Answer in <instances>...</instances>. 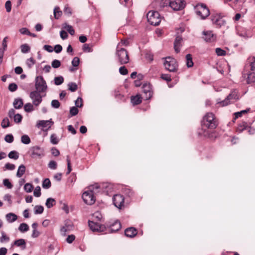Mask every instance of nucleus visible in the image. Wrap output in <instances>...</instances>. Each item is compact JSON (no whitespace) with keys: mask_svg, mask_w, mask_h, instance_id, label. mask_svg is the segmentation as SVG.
<instances>
[{"mask_svg":"<svg viewBox=\"0 0 255 255\" xmlns=\"http://www.w3.org/2000/svg\"><path fill=\"white\" fill-rule=\"evenodd\" d=\"M243 75L245 78L247 79L248 83L250 84L255 82V73L254 72H248L247 73L244 72Z\"/></svg>","mask_w":255,"mask_h":255,"instance_id":"dca6fc26","label":"nucleus"},{"mask_svg":"<svg viewBox=\"0 0 255 255\" xmlns=\"http://www.w3.org/2000/svg\"><path fill=\"white\" fill-rule=\"evenodd\" d=\"M33 105V104H31L30 103L25 104L24 106V111L27 113H30L34 111V109Z\"/></svg>","mask_w":255,"mask_h":255,"instance_id":"c756f323","label":"nucleus"},{"mask_svg":"<svg viewBox=\"0 0 255 255\" xmlns=\"http://www.w3.org/2000/svg\"><path fill=\"white\" fill-rule=\"evenodd\" d=\"M147 18L151 25L155 26L158 25L161 21L160 15L157 11H149L147 14Z\"/></svg>","mask_w":255,"mask_h":255,"instance_id":"20e7f679","label":"nucleus"},{"mask_svg":"<svg viewBox=\"0 0 255 255\" xmlns=\"http://www.w3.org/2000/svg\"><path fill=\"white\" fill-rule=\"evenodd\" d=\"M53 124V122L52 121V120L50 119L49 120L47 121H38L36 124V127L37 128H47V129L50 128L51 127V125Z\"/></svg>","mask_w":255,"mask_h":255,"instance_id":"2eb2a0df","label":"nucleus"},{"mask_svg":"<svg viewBox=\"0 0 255 255\" xmlns=\"http://www.w3.org/2000/svg\"><path fill=\"white\" fill-rule=\"evenodd\" d=\"M26 65L29 68H31L32 66L35 64V60L32 57L27 59L26 61Z\"/></svg>","mask_w":255,"mask_h":255,"instance_id":"58836bf2","label":"nucleus"},{"mask_svg":"<svg viewBox=\"0 0 255 255\" xmlns=\"http://www.w3.org/2000/svg\"><path fill=\"white\" fill-rule=\"evenodd\" d=\"M13 139H14L13 136L11 134H6L4 137L5 141L8 143L12 142L13 141Z\"/></svg>","mask_w":255,"mask_h":255,"instance_id":"864d4df0","label":"nucleus"},{"mask_svg":"<svg viewBox=\"0 0 255 255\" xmlns=\"http://www.w3.org/2000/svg\"><path fill=\"white\" fill-rule=\"evenodd\" d=\"M48 167L51 169H55L57 167V163L55 161L51 160L48 164Z\"/></svg>","mask_w":255,"mask_h":255,"instance_id":"338daca9","label":"nucleus"},{"mask_svg":"<svg viewBox=\"0 0 255 255\" xmlns=\"http://www.w3.org/2000/svg\"><path fill=\"white\" fill-rule=\"evenodd\" d=\"M44 208L42 206H35L34 207V213L35 214H40L43 213Z\"/></svg>","mask_w":255,"mask_h":255,"instance_id":"a19ab883","label":"nucleus"},{"mask_svg":"<svg viewBox=\"0 0 255 255\" xmlns=\"http://www.w3.org/2000/svg\"><path fill=\"white\" fill-rule=\"evenodd\" d=\"M40 92L34 91L30 93L29 97L32 101V104L35 106H38L42 101V97L40 95Z\"/></svg>","mask_w":255,"mask_h":255,"instance_id":"1a4fd4ad","label":"nucleus"},{"mask_svg":"<svg viewBox=\"0 0 255 255\" xmlns=\"http://www.w3.org/2000/svg\"><path fill=\"white\" fill-rule=\"evenodd\" d=\"M121 228V224L120 222L116 221L110 226V232L111 233L118 231Z\"/></svg>","mask_w":255,"mask_h":255,"instance_id":"4be33fe9","label":"nucleus"},{"mask_svg":"<svg viewBox=\"0 0 255 255\" xmlns=\"http://www.w3.org/2000/svg\"><path fill=\"white\" fill-rule=\"evenodd\" d=\"M119 72L121 75H126L128 73V70L125 66H122L119 68Z\"/></svg>","mask_w":255,"mask_h":255,"instance_id":"bf43d9fd","label":"nucleus"},{"mask_svg":"<svg viewBox=\"0 0 255 255\" xmlns=\"http://www.w3.org/2000/svg\"><path fill=\"white\" fill-rule=\"evenodd\" d=\"M23 104V101L20 98L15 99L13 103L14 107L16 109L21 108Z\"/></svg>","mask_w":255,"mask_h":255,"instance_id":"393cba45","label":"nucleus"},{"mask_svg":"<svg viewBox=\"0 0 255 255\" xmlns=\"http://www.w3.org/2000/svg\"><path fill=\"white\" fill-rule=\"evenodd\" d=\"M15 166L14 164L9 163H7L5 164L4 168L5 169L12 170L14 169Z\"/></svg>","mask_w":255,"mask_h":255,"instance_id":"774afa93","label":"nucleus"},{"mask_svg":"<svg viewBox=\"0 0 255 255\" xmlns=\"http://www.w3.org/2000/svg\"><path fill=\"white\" fill-rule=\"evenodd\" d=\"M51 105L52 108L55 109H58L59 108L60 104L57 100H53L51 101Z\"/></svg>","mask_w":255,"mask_h":255,"instance_id":"8fccbe9b","label":"nucleus"},{"mask_svg":"<svg viewBox=\"0 0 255 255\" xmlns=\"http://www.w3.org/2000/svg\"><path fill=\"white\" fill-rule=\"evenodd\" d=\"M1 127L5 128L9 126V121L7 118H5L3 119L1 124Z\"/></svg>","mask_w":255,"mask_h":255,"instance_id":"79ce46f5","label":"nucleus"},{"mask_svg":"<svg viewBox=\"0 0 255 255\" xmlns=\"http://www.w3.org/2000/svg\"><path fill=\"white\" fill-rule=\"evenodd\" d=\"M22 116L19 114H17L14 116V121L16 123H19L21 122L22 120Z\"/></svg>","mask_w":255,"mask_h":255,"instance_id":"052dcab7","label":"nucleus"},{"mask_svg":"<svg viewBox=\"0 0 255 255\" xmlns=\"http://www.w3.org/2000/svg\"><path fill=\"white\" fill-rule=\"evenodd\" d=\"M164 66L167 70L172 72H176L178 66L176 59L170 57L165 58Z\"/></svg>","mask_w":255,"mask_h":255,"instance_id":"7ed1b4c3","label":"nucleus"},{"mask_svg":"<svg viewBox=\"0 0 255 255\" xmlns=\"http://www.w3.org/2000/svg\"><path fill=\"white\" fill-rule=\"evenodd\" d=\"M142 91L145 95V100H148L152 97V93L150 91L149 85H144L142 87Z\"/></svg>","mask_w":255,"mask_h":255,"instance_id":"a211bd4d","label":"nucleus"},{"mask_svg":"<svg viewBox=\"0 0 255 255\" xmlns=\"http://www.w3.org/2000/svg\"><path fill=\"white\" fill-rule=\"evenodd\" d=\"M186 2L184 0H171L170 6L174 10H180L184 8Z\"/></svg>","mask_w":255,"mask_h":255,"instance_id":"9d476101","label":"nucleus"},{"mask_svg":"<svg viewBox=\"0 0 255 255\" xmlns=\"http://www.w3.org/2000/svg\"><path fill=\"white\" fill-rule=\"evenodd\" d=\"M17 89V86L15 83H11L8 86V89L11 92H14Z\"/></svg>","mask_w":255,"mask_h":255,"instance_id":"e2e57ef3","label":"nucleus"},{"mask_svg":"<svg viewBox=\"0 0 255 255\" xmlns=\"http://www.w3.org/2000/svg\"><path fill=\"white\" fill-rule=\"evenodd\" d=\"M18 230L21 232H25L29 230V226L26 223H21L18 227Z\"/></svg>","mask_w":255,"mask_h":255,"instance_id":"473e14b6","label":"nucleus"},{"mask_svg":"<svg viewBox=\"0 0 255 255\" xmlns=\"http://www.w3.org/2000/svg\"><path fill=\"white\" fill-rule=\"evenodd\" d=\"M186 64L188 68H191L193 66V62L192 61V55L190 54H188L186 55Z\"/></svg>","mask_w":255,"mask_h":255,"instance_id":"a878e982","label":"nucleus"},{"mask_svg":"<svg viewBox=\"0 0 255 255\" xmlns=\"http://www.w3.org/2000/svg\"><path fill=\"white\" fill-rule=\"evenodd\" d=\"M80 59L78 57H75L72 61V64L74 67H77L79 64Z\"/></svg>","mask_w":255,"mask_h":255,"instance_id":"0e129e2a","label":"nucleus"},{"mask_svg":"<svg viewBox=\"0 0 255 255\" xmlns=\"http://www.w3.org/2000/svg\"><path fill=\"white\" fill-rule=\"evenodd\" d=\"M238 99L237 93L236 91H232L224 100L218 102V103L220 104L222 106H226L228 105L231 102V100Z\"/></svg>","mask_w":255,"mask_h":255,"instance_id":"f8f14e48","label":"nucleus"},{"mask_svg":"<svg viewBox=\"0 0 255 255\" xmlns=\"http://www.w3.org/2000/svg\"><path fill=\"white\" fill-rule=\"evenodd\" d=\"M249 111V109L242 110L240 112H238L235 113V119H238L241 117L243 114H246Z\"/></svg>","mask_w":255,"mask_h":255,"instance_id":"a18cd8bd","label":"nucleus"},{"mask_svg":"<svg viewBox=\"0 0 255 255\" xmlns=\"http://www.w3.org/2000/svg\"><path fill=\"white\" fill-rule=\"evenodd\" d=\"M82 50L85 52H91L92 51V49L88 44H84L83 45Z\"/></svg>","mask_w":255,"mask_h":255,"instance_id":"6e6d98bb","label":"nucleus"},{"mask_svg":"<svg viewBox=\"0 0 255 255\" xmlns=\"http://www.w3.org/2000/svg\"><path fill=\"white\" fill-rule=\"evenodd\" d=\"M21 51L23 53H26L30 51V48L27 44L21 45Z\"/></svg>","mask_w":255,"mask_h":255,"instance_id":"e433bc0d","label":"nucleus"},{"mask_svg":"<svg viewBox=\"0 0 255 255\" xmlns=\"http://www.w3.org/2000/svg\"><path fill=\"white\" fill-rule=\"evenodd\" d=\"M54 83L56 85H60L64 82V78L62 76H60L54 78Z\"/></svg>","mask_w":255,"mask_h":255,"instance_id":"f704fd0d","label":"nucleus"},{"mask_svg":"<svg viewBox=\"0 0 255 255\" xmlns=\"http://www.w3.org/2000/svg\"><path fill=\"white\" fill-rule=\"evenodd\" d=\"M182 41V38L181 36H178L176 37L174 42V48L176 53L180 51V47L181 46V43Z\"/></svg>","mask_w":255,"mask_h":255,"instance_id":"6ab92c4d","label":"nucleus"},{"mask_svg":"<svg viewBox=\"0 0 255 255\" xmlns=\"http://www.w3.org/2000/svg\"><path fill=\"white\" fill-rule=\"evenodd\" d=\"M196 14L203 19H205L210 15V10L206 5L201 3L197 5L196 7Z\"/></svg>","mask_w":255,"mask_h":255,"instance_id":"423d86ee","label":"nucleus"},{"mask_svg":"<svg viewBox=\"0 0 255 255\" xmlns=\"http://www.w3.org/2000/svg\"><path fill=\"white\" fill-rule=\"evenodd\" d=\"M116 55L121 65H124L128 63L129 58L128 52L126 49L122 47L121 44L118 45L117 46Z\"/></svg>","mask_w":255,"mask_h":255,"instance_id":"f257e3e1","label":"nucleus"},{"mask_svg":"<svg viewBox=\"0 0 255 255\" xmlns=\"http://www.w3.org/2000/svg\"><path fill=\"white\" fill-rule=\"evenodd\" d=\"M8 156L10 159L16 160L19 157V153L15 150L11 151L8 153Z\"/></svg>","mask_w":255,"mask_h":255,"instance_id":"7c9ffc66","label":"nucleus"},{"mask_svg":"<svg viewBox=\"0 0 255 255\" xmlns=\"http://www.w3.org/2000/svg\"><path fill=\"white\" fill-rule=\"evenodd\" d=\"M3 184L8 189H11L12 187V185L9 182V180L7 179H5L3 180Z\"/></svg>","mask_w":255,"mask_h":255,"instance_id":"680f3d73","label":"nucleus"},{"mask_svg":"<svg viewBox=\"0 0 255 255\" xmlns=\"http://www.w3.org/2000/svg\"><path fill=\"white\" fill-rule=\"evenodd\" d=\"M213 23L216 24L217 25L219 26L220 27L224 25L225 23V21L222 18L219 17V16H215L212 19Z\"/></svg>","mask_w":255,"mask_h":255,"instance_id":"412c9836","label":"nucleus"},{"mask_svg":"<svg viewBox=\"0 0 255 255\" xmlns=\"http://www.w3.org/2000/svg\"><path fill=\"white\" fill-rule=\"evenodd\" d=\"M1 236L0 237V242L3 243L4 242H8L10 240V238L7 236L6 234L3 232H1Z\"/></svg>","mask_w":255,"mask_h":255,"instance_id":"c85d7f7f","label":"nucleus"},{"mask_svg":"<svg viewBox=\"0 0 255 255\" xmlns=\"http://www.w3.org/2000/svg\"><path fill=\"white\" fill-rule=\"evenodd\" d=\"M35 87L36 91L45 92L47 89V86L45 80L41 76H37L35 79Z\"/></svg>","mask_w":255,"mask_h":255,"instance_id":"39448f33","label":"nucleus"},{"mask_svg":"<svg viewBox=\"0 0 255 255\" xmlns=\"http://www.w3.org/2000/svg\"><path fill=\"white\" fill-rule=\"evenodd\" d=\"M30 156L33 158H40L44 156V149L38 146H34L30 149Z\"/></svg>","mask_w":255,"mask_h":255,"instance_id":"6e6552de","label":"nucleus"},{"mask_svg":"<svg viewBox=\"0 0 255 255\" xmlns=\"http://www.w3.org/2000/svg\"><path fill=\"white\" fill-rule=\"evenodd\" d=\"M21 142L25 144H29L30 142V139L27 135H23L21 137Z\"/></svg>","mask_w":255,"mask_h":255,"instance_id":"4c0bfd02","label":"nucleus"},{"mask_svg":"<svg viewBox=\"0 0 255 255\" xmlns=\"http://www.w3.org/2000/svg\"><path fill=\"white\" fill-rule=\"evenodd\" d=\"M125 199L123 196L116 194L113 197L114 205L119 209H122L124 206Z\"/></svg>","mask_w":255,"mask_h":255,"instance_id":"9b49d317","label":"nucleus"},{"mask_svg":"<svg viewBox=\"0 0 255 255\" xmlns=\"http://www.w3.org/2000/svg\"><path fill=\"white\" fill-rule=\"evenodd\" d=\"M51 186V182L48 178H46L44 180L42 183V187L44 188L48 189Z\"/></svg>","mask_w":255,"mask_h":255,"instance_id":"ea45409f","label":"nucleus"},{"mask_svg":"<svg viewBox=\"0 0 255 255\" xmlns=\"http://www.w3.org/2000/svg\"><path fill=\"white\" fill-rule=\"evenodd\" d=\"M50 142L53 144H57L59 140L57 138L56 135L55 134H52L50 136Z\"/></svg>","mask_w":255,"mask_h":255,"instance_id":"de8ad7c7","label":"nucleus"},{"mask_svg":"<svg viewBox=\"0 0 255 255\" xmlns=\"http://www.w3.org/2000/svg\"><path fill=\"white\" fill-rule=\"evenodd\" d=\"M88 225L90 229L93 232H102L104 231L105 227L99 223L94 221H89Z\"/></svg>","mask_w":255,"mask_h":255,"instance_id":"ddd939ff","label":"nucleus"},{"mask_svg":"<svg viewBox=\"0 0 255 255\" xmlns=\"http://www.w3.org/2000/svg\"><path fill=\"white\" fill-rule=\"evenodd\" d=\"M33 195L36 197H39L41 195V189L39 186H37L33 192Z\"/></svg>","mask_w":255,"mask_h":255,"instance_id":"13d9d810","label":"nucleus"},{"mask_svg":"<svg viewBox=\"0 0 255 255\" xmlns=\"http://www.w3.org/2000/svg\"><path fill=\"white\" fill-rule=\"evenodd\" d=\"M56 204V201L52 198H48L46 202L45 205L47 208H50Z\"/></svg>","mask_w":255,"mask_h":255,"instance_id":"bb28decb","label":"nucleus"},{"mask_svg":"<svg viewBox=\"0 0 255 255\" xmlns=\"http://www.w3.org/2000/svg\"><path fill=\"white\" fill-rule=\"evenodd\" d=\"M73 228V223L70 220H67L64 222V225L61 228L60 232L65 235L67 232L72 230Z\"/></svg>","mask_w":255,"mask_h":255,"instance_id":"4468645a","label":"nucleus"},{"mask_svg":"<svg viewBox=\"0 0 255 255\" xmlns=\"http://www.w3.org/2000/svg\"><path fill=\"white\" fill-rule=\"evenodd\" d=\"M33 186L30 183H26L24 186V190L28 193L31 192L33 190Z\"/></svg>","mask_w":255,"mask_h":255,"instance_id":"49530a36","label":"nucleus"},{"mask_svg":"<svg viewBox=\"0 0 255 255\" xmlns=\"http://www.w3.org/2000/svg\"><path fill=\"white\" fill-rule=\"evenodd\" d=\"M203 34L205 35L204 40L207 42H211L214 40V34L211 31H203Z\"/></svg>","mask_w":255,"mask_h":255,"instance_id":"aec40b11","label":"nucleus"},{"mask_svg":"<svg viewBox=\"0 0 255 255\" xmlns=\"http://www.w3.org/2000/svg\"><path fill=\"white\" fill-rule=\"evenodd\" d=\"M137 234L136 229L133 227H130L127 228L125 231V235L129 238H133L135 237Z\"/></svg>","mask_w":255,"mask_h":255,"instance_id":"f3484780","label":"nucleus"},{"mask_svg":"<svg viewBox=\"0 0 255 255\" xmlns=\"http://www.w3.org/2000/svg\"><path fill=\"white\" fill-rule=\"evenodd\" d=\"M25 171V167L23 165L19 166L16 175H23Z\"/></svg>","mask_w":255,"mask_h":255,"instance_id":"c9c22d12","label":"nucleus"},{"mask_svg":"<svg viewBox=\"0 0 255 255\" xmlns=\"http://www.w3.org/2000/svg\"><path fill=\"white\" fill-rule=\"evenodd\" d=\"M54 15L55 19H58L62 15V11L59 9V7L56 6L54 9Z\"/></svg>","mask_w":255,"mask_h":255,"instance_id":"2f4dec72","label":"nucleus"},{"mask_svg":"<svg viewBox=\"0 0 255 255\" xmlns=\"http://www.w3.org/2000/svg\"><path fill=\"white\" fill-rule=\"evenodd\" d=\"M64 28L66 29V30L68 31V32L71 35H74L75 33V31L74 29L72 28V27L70 25H66L65 26H64Z\"/></svg>","mask_w":255,"mask_h":255,"instance_id":"69168bd1","label":"nucleus"},{"mask_svg":"<svg viewBox=\"0 0 255 255\" xmlns=\"http://www.w3.org/2000/svg\"><path fill=\"white\" fill-rule=\"evenodd\" d=\"M68 90L71 92H75L77 90L78 86L75 83L71 82L68 84Z\"/></svg>","mask_w":255,"mask_h":255,"instance_id":"72a5a7b5","label":"nucleus"},{"mask_svg":"<svg viewBox=\"0 0 255 255\" xmlns=\"http://www.w3.org/2000/svg\"><path fill=\"white\" fill-rule=\"evenodd\" d=\"M61 65V62L59 60L55 59L51 63V66L54 68H58Z\"/></svg>","mask_w":255,"mask_h":255,"instance_id":"603ef678","label":"nucleus"},{"mask_svg":"<svg viewBox=\"0 0 255 255\" xmlns=\"http://www.w3.org/2000/svg\"><path fill=\"white\" fill-rule=\"evenodd\" d=\"M25 241L24 239H20L14 241L13 245L17 247L23 246V249L25 248Z\"/></svg>","mask_w":255,"mask_h":255,"instance_id":"cd10ccee","label":"nucleus"},{"mask_svg":"<svg viewBox=\"0 0 255 255\" xmlns=\"http://www.w3.org/2000/svg\"><path fill=\"white\" fill-rule=\"evenodd\" d=\"M5 218L9 223H12L17 219V216L14 213H9L6 215Z\"/></svg>","mask_w":255,"mask_h":255,"instance_id":"5701e85b","label":"nucleus"},{"mask_svg":"<svg viewBox=\"0 0 255 255\" xmlns=\"http://www.w3.org/2000/svg\"><path fill=\"white\" fill-rule=\"evenodd\" d=\"M202 123L204 126L211 129L215 128L218 125L217 121L212 113H208L204 116Z\"/></svg>","mask_w":255,"mask_h":255,"instance_id":"f03ea898","label":"nucleus"},{"mask_svg":"<svg viewBox=\"0 0 255 255\" xmlns=\"http://www.w3.org/2000/svg\"><path fill=\"white\" fill-rule=\"evenodd\" d=\"M216 53L218 56H225L226 54V51L220 48H216Z\"/></svg>","mask_w":255,"mask_h":255,"instance_id":"5fc2aeb1","label":"nucleus"},{"mask_svg":"<svg viewBox=\"0 0 255 255\" xmlns=\"http://www.w3.org/2000/svg\"><path fill=\"white\" fill-rule=\"evenodd\" d=\"M83 201L88 205H93L96 201L94 192L91 190H88L85 191L82 196Z\"/></svg>","mask_w":255,"mask_h":255,"instance_id":"0eeeda50","label":"nucleus"},{"mask_svg":"<svg viewBox=\"0 0 255 255\" xmlns=\"http://www.w3.org/2000/svg\"><path fill=\"white\" fill-rule=\"evenodd\" d=\"M120 3L125 6H129L131 5L132 0H119Z\"/></svg>","mask_w":255,"mask_h":255,"instance_id":"3c124183","label":"nucleus"},{"mask_svg":"<svg viewBox=\"0 0 255 255\" xmlns=\"http://www.w3.org/2000/svg\"><path fill=\"white\" fill-rule=\"evenodd\" d=\"M78 109L76 107H72L70 109V114L71 117L75 116L78 114Z\"/></svg>","mask_w":255,"mask_h":255,"instance_id":"37998d69","label":"nucleus"},{"mask_svg":"<svg viewBox=\"0 0 255 255\" xmlns=\"http://www.w3.org/2000/svg\"><path fill=\"white\" fill-rule=\"evenodd\" d=\"M141 98L139 95H136L131 97V102L133 105H137L141 102Z\"/></svg>","mask_w":255,"mask_h":255,"instance_id":"b1692460","label":"nucleus"},{"mask_svg":"<svg viewBox=\"0 0 255 255\" xmlns=\"http://www.w3.org/2000/svg\"><path fill=\"white\" fill-rule=\"evenodd\" d=\"M250 62L251 70L253 71H255V57H252L250 58Z\"/></svg>","mask_w":255,"mask_h":255,"instance_id":"4d7b16f0","label":"nucleus"},{"mask_svg":"<svg viewBox=\"0 0 255 255\" xmlns=\"http://www.w3.org/2000/svg\"><path fill=\"white\" fill-rule=\"evenodd\" d=\"M171 0H161L160 1L159 5L161 7H164L170 5Z\"/></svg>","mask_w":255,"mask_h":255,"instance_id":"c03bdc74","label":"nucleus"},{"mask_svg":"<svg viewBox=\"0 0 255 255\" xmlns=\"http://www.w3.org/2000/svg\"><path fill=\"white\" fill-rule=\"evenodd\" d=\"M75 107L76 108H81L83 106V101L82 99L80 97H78L75 102Z\"/></svg>","mask_w":255,"mask_h":255,"instance_id":"09e8293b","label":"nucleus"}]
</instances>
